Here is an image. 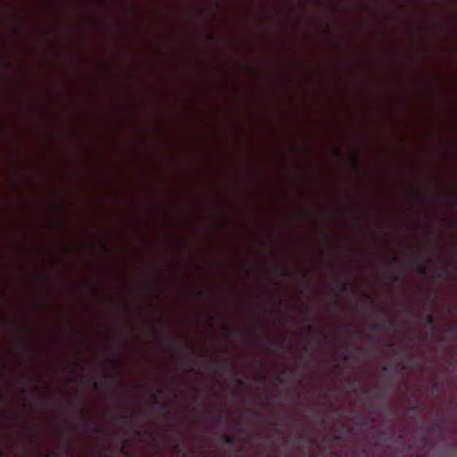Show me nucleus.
Listing matches in <instances>:
<instances>
[{
  "instance_id": "nucleus-9",
  "label": "nucleus",
  "mask_w": 457,
  "mask_h": 457,
  "mask_svg": "<svg viewBox=\"0 0 457 457\" xmlns=\"http://www.w3.org/2000/svg\"><path fill=\"white\" fill-rule=\"evenodd\" d=\"M223 437V440L225 443L228 444V445H233L235 443V437L231 435H226L224 434L222 436Z\"/></svg>"
},
{
  "instance_id": "nucleus-4",
  "label": "nucleus",
  "mask_w": 457,
  "mask_h": 457,
  "mask_svg": "<svg viewBox=\"0 0 457 457\" xmlns=\"http://www.w3.org/2000/svg\"><path fill=\"white\" fill-rule=\"evenodd\" d=\"M220 366L223 373L233 371L235 375L238 374V372L234 368H232L231 364L228 361L222 362Z\"/></svg>"
},
{
  "instance_id": "nucleus-3",
  "label": "nucleus",
  "mask_w": 457,
  "mask_h": 457,
  "mask_svg": "<svg viewBox=\"0 0 457 457\" xmlns=\"http://www.w3.org/2000/svg\"><path fill=\"white\" fill-rule=\"evenodd\" d=\"M395 323L392 320H386L384 322L374 323L371 325V329L375 331L384 330L387 328H394Z\"/></svg>"
},
{
  "instance_id": "nucleus-24",
  "label": "nucleus",
  "mask_w": 457,
  "mask_h": 457,
  "mask_svg": "<svg viewBox=\"0 0 457 457\" xmlns=\"http://www.w3.org/2000/svg\"><path fill=\"white\" fill-rule=\"evenodd\" d=\"M186 359L191 363L195 362L194 360L188 356H187Z\"/></svg>"
},
{
  "instance_id": "nucleus-8",
  "label": "nucleus",
  "mask_w": 457,
  "mask_h": 457,
  "mask_svg": "<svg viewBox=\"0 0 457 457\" xmlns=\"http://www.w3.org/2000/svg\"><path fill=\"white\" fill-rule=\"evenodd\" d=\"M400 263H401V261L397 257H393L386 262L388 268H390V269L393 267V265H400Z\"/></svg>"
},
{
  "instance_id": "nucleus-35",
  "label": "nucleus",
  "mask_w": 457,
  "mask_h": 457,
  "mask_svg": "<svg viewBox=\"0 0 457 457\" xmlns=\"http://www.w3.org/2000/svg\"><path fill=\"white\" fill-rule=\"evenodd\" d=\"M222 416L221 415H219V420H222Z\"/></svg>"
},
{
  "instance_id": "nucleus-16",
  "label": "nucleus",
  "mask_w": 457,
  "mask_h": 457,
  "mask_svg": "<svg viewBox=\"0 0 457 457\" xmlns=\"http://www.w3.org/2000/svg\"><path fill=\"white\" fill-rule=\"evenodd\" d=\"M420 270V272L421 274H426V273H427L428 269H427L425 266H421V267H420V270Z\"/></svg>"
},
{
  "instance_id": "nucleus-26",
  "label": "nucleus",
  "mask_w": 457,
  "mask_h": 457,
  "mask_svg": "<svg viewBox=\"0 0 457 457\" xmlns=\"http://www.w3.org/2000/svg\"><path fill=\"white\" fill-rule=\"evenodd\" d=\"M325 418L324 417H320V423L324 424L325 423Z\"/></svg>"
},
{
  "instance_id": "nucleus-1",
  "label": "nucleus",
  "mask_w": 457,
  "mask_h": 457,
  "mask_svg": "<svg viewBox=\"0 0 457 457\" xmlns=\"http://www.w3.org/2000/svg\"><path fill=\"white\" fill-rule=\"evenodd\" d=\"M78 414H79V419L82 421V427L85 431H87V432L91 431L97 435H105L104 428L98 427V426H90V424L86 420V414H85L84 410H82V409L78 410Z\"/></svg>"
},
{
  "instance_id": "nucleus-7",
  "label": "nucleus",
  "mask_w": 457,
  "mask_h": 457,
  "mask_svg": "<svg viewBox=\"0 0 457 457\" xmlns=\"http://www.w3.org/2000/svg\"><path fill=\"white\" fill-rule=\"evenodd\" d=\"M426 324L429 326L432 329L435 328V319L432 315H427L425 319Z\"/></svg>"
},
{
  "instance_id": "nucleus-19",
  "label": "nucleus",
  "mask_w": 457,
  "mask_h": 457,
  "mask_svg": "<svg viewBox=\"0 0 457 457\" xmlns=\"http://www.w3.org/2000/svg\"><path fill=\"white\" fill-rule=\"evenodd\" d=\"M439 270H442L443 272H446L448 270V266L447 265L441 266Z\"/></svg>"
},
{
  "instance_id": "nucleus-25",
  "label": "nucleus",
  "mask_w": 457,
  "mask_h": 457,
  "mask_svg": "<svg viewBox=\"0 0 457 457\" xmlns=\"http://www.w3.org/2000/svg\"><path fill=\"white\" fill-rule=\"evenodd\" d=\"M455 329H456V327L452 328L449 330V334H452Z\"/></svg>"
},
{
  "instance_id": "nucleus-10",
  "label": "nucleus",
  "mask_w": 457,
  "mask_h": 457,
  "mask_svg": "<svg viewBox=\"0 0 457 457\" xmlns=\"http://www.w3.org/2000/svg\"><path fill=\"white\" fill-rule=\"evenodd\" d=\"M339 286H340V292L346 293L348 291L349 287L345 281H340Z\"/></svg>"
},
{
  "instance_id": "nucleus-17",
  "label": "nucleus",
  "mask_w": 457,
  "mask_h": 457,
  "mask_svg": "<svg viewBox=\"0 0 457 457\" xmlns=\"http://www.w3.org/2000/svg\"><path fill=\"white\" fill-rule=\"evenodd\" d=\"M258 380L261 382H265L267 380V376L262 375L258 378Z\"/></svg>"
},
{
  "instance_id": "nucleus-22",
  "label": "nucleus",
  "mask_w": 457,
  "mask_h": 457,
  "mask_svg": "<svg viewBox=\"0 0 457 457\" xmlns=\"http://www.w3.org/2000/svg\"><path fill=\"white\" fill-rule=\"evenodd\" d=\"M364 296L366 297L367 300H369L370 303H373L372 298L369 295H364Z\"/></svg>"
},
{
  "instance_id": "nucleus-5",
  "label": "nucleus",
  "mask_w": 457,
  "mask_h": 457,
  "mask_svg": "<svg viewBox=\"0 0 457 457\" xmlns=\"http://www.w3.org/2000/svg\"><path fill=\"white\" fill-rule=\"evenodd\" d=\"M172 450L178 453V454H181L183 457H188L187 453H186L184 452V446L179 444V443H176L172 445Z\"/></svg>"
},
{
  "instance_id": "nucleus-18",
  "label": "nucleus",
  "mask_w": 457,
  "mask_h": 457,
  "mask_svg": "<svg viewBox=\"0 0 457 457\" xmlns=\"http://www.w3.org/2000/svg\"><path fill=\"white\" fill-rule=\"evenodd\" d=\"M101 247H102L103 251L108 252V247L104 243H103V242L101 243Z\"/></svg>"
},
{
  "instance_id": "nucleus-6",
  "label": "nucleus",
  "mask_w": 457,
  "mask_h": 457,
  "mask_svg": "<svg viewBox=\"0 0 457 457\" xmlns=\"http://www.w3.org/2000/svg\"><path fill=\"white\" fill-rule=\"evenodd\" d=\"M308 329L310 331V333H312V335H314V337H315V340L317 341V343L320 342V338H325L327 336L326 334H324L323 332H319V333H316L315 329L312 326H309L308 327Z\"/></svg>"
},
{
  "instance_id": "nucleus-32",
  "label": "nucleus",
  "mask_w": 457,
  "mask_h": 457,
  "mask_svg": "<svg viewBox=\"0 0 457 457\" xmlns=\"http://www.w3.org/2000/svg\"><path fill=\"white\" fill-rule=\"evenodd\" d=\"M348 359H349V356H348V355H346V356L345 357V361H347Z\"/></svg>"
},
{
  "instance_id": "nucleus-2",
  "label": "nucleus",
  "mask_w": 457,
  "mask_h": 457,
  "mask_svg": "<svg viewBox=\"0 0 457 457\" xmlns=\"http://www.w3.org/2000/svg\"><path fill=\"white\" fill-rule=\"evenodd\" d=\"M162 393L161 389L157 390V394H153L150 396L151 403L154 406H159V409L162 411L170 413L169 406L167 403H160L159 395Z\"/></svg>"
},
{
  "instance_id": "nucleus-31",
  "label": "nucleus",
  "mask_w": 457,
  "mask_h": 457,
  "mask_svg": "<svg viewBox=\"0 0 457 457\" xmlns=\"http://www.w3.org/2000/svg\"><path fill=\"white\" fill-rule=\"evenodd\" d=\"M110 361H111V362H112V363H114V364H116V361H114V360H112H112H110Z\"/></svg>"
},
{
  "instance_id": "nucleus-15",
  "label": "nucleus",
  "mask_w": 457,
  "mask_h": 457,
  "mask_svg": "<svg viewBox=\"0 0 457 457\" xmlns=\"http://www.w3.org/2000/svg\"><path fill=\"white\" fill-rule=\"evenodd\" d=\"M120 420L122 422V423H126L127 422V416L126 415H119L118 416Z\"/></svg>"
},
{
  "instance_id": "nucleus-13",
  "label": "nucleus",
  "mask_w": 457,
  "mask_h": 457,
  "mask_svg": "<svg viewBox=\"0 0 457 457\" xmlns=\"http://www.w3.org/2000/svg\"><path fill=\"white\" fill-rule=\"evenodd\" d=\"M393 280L396 283H400V282H402V278H401V276H399L397 274H394Z\"/></svg>"
},
{
  "instance_id": "nucleus-14",
  "label": "nucleus",
  "mask_w": 457,
  "mask_h": 457,
  "mask_svg": "<svg viewBox=\"0 0 457 457\" xmlns=\"http://www.w3.org/2000/svg\"><path fill=\"white\" fill-rule=\"evenodd\" d=\"M438 388H439V383H438V382H435V383L433 384V386H432V391H433V392H436V391H437V390H438Z\"/></svg>"
},
{
  "instance_id": "nucleus-29",
  "label": "nucleus",
  "mask_w": 457,
  "mask_h": 457,
  "mask_svg": "<svg viewBox=\"0 0 457 457\" xmlns=\"http://www.w3.org/2000/svg\"><path fill=\"white\" fill-rule=\"evenodd\" d=\"M428 263H432V262H433V260H432V259H428Z\"/></svg>"
},
{
  "instance_id": "nucleus-20",
  "label": "nucleus",
  "mask_w": 457,
  "mask_h": 457,
  "mask_svg": "<svg viewBox=\"0 0 457 457\" xmlns=\"http://www.w3.org/2000/svg\"><path fill=\"white\" fill-rule=\"evenodd\" d=\"M128 442L126 441V445H123L122 447H121V452L122 453H126L127 452V446H128Z\"/></svg>"
},
{
  "instance_id": "nucleus-28",
  "label": "nucleus",
  "mask_w": 457,
  "mask_h": 457,
  "mask_svg": "<svg viewBox=\"0 0 457 457\" xmlns=\"http://www.w3.org/2000/svg\"><path fill=\"white\" fill-rule=\"evenodd\" d=\"M314 413H315V415H317V416H320V412H319L318 411H314Z\"/></svg>"
},
{
  "instance_id": "nucleus-37",
  "label": "nucleus",
  "mask_w": 457,
  "mask_h": 457,
  "mask_svg": "<svg viewBox=\"0 0 457 457\" xmlns=\"http://www.w3.org/2000/svg\"><path fill=\"white\" fill-rule=\"evenodd\" d=\"M267 457H274V456H271V455H268Z\"/></svg>"
},
{
  "instance_id": "nucleus-30",
  "label": "nucleus",
  "mask_w": 457,
  "mask_h": 457,
  "mask_svg": "<svg viewBox=\"0 0 457 457\" xmlns=\"http://www.w3.org/2000/svg\"><path fill=\"white\" fill-rule=\"evenodd\" d=\"M300 294L303 295L304 294V291L303 289H301Z\"/></svg>"
},
{
  "instance_id": "nucleus-21",
  "label": "nucleus",
  "mask_w": 457,
  "mask_h": 457,
  "mask_svg": "<svg viewBox=\"0 0 457 457\" xmlns=\"http://www.w3.org/2000/svg\"><path fill=\"white\" fill-rule=\"evenodd\" d=\"M237 383L238 386H244L245 385V381L243 379H241V378H238L237 380Z\"/></svg>"
},
{
  "instance_id": "nucleus-34",
  "label": "nucleus",
  "mask_w": 457,
  "mask_h": 457,
  "mask_svg": "<svg viewBox=\"0 0 457 457\" xmlns=\"http://www.w3.org/2000/svg\"><path fill=\"white\" fill-rule=\"evenodd\" d=\"M165 325L168 326L169 322L167 320L164 321Z\"/></svg>"
},
{
  "instance_id": "nucleus-11",
  "label": "nucleus",
  "mask_w": 457,
  "mask_h": 457,
  "mask_svg": "<svg viewBox=\"0 0 457 457\" xmlns=\"http://www.w3.org/2000/svg\"><path fill=\"white\" fill-rule=\"evenodd\" d=\"M277 347L280 350V351H285L286 349V346H285V343L283 341H278L277 343Z\"/></svg>"
},
{
  "instance_id": "nucleus-27",
  "label": "nucleus",
  "mask_w": 457,
  "mask_h": 457,
  "mask_svg": "<svg viewBox=\"0 0 457 457\" xmlns=\"http://www.w3.org/2000/svg\"><path fill=\"white\" fill-rule=\"evenodd\" d=\"M208 37H209V39H211V40H212V39L213 38V35H212V34H209V35H208Z\"/></svg>"
},
{
  "instance_id": "nucleus-23",
  "label": "nucleus",
  "mask_w": 457,
  "mask_h": 457,
  "mask_svg": "<svg viewBox=\"0 0 457 457\" xmlns=\"http://www.w3.org/2000/svg\"><path fill=\"white\" fill-rule=\"evenodd\" d=\"M417 410H418V406H417V405H413V406H411V407L410 408V411H417Z\"/></svg>"
},
{
  "instance_id": "nucleus-33",
  "label": "nucleus",
  "mask_w": 457,
  "mask_h": 457,
  "mask_svg": "<svg viewBox=\"0 0 457 457\" xmlns=\"http://www.w3.org/2000/svg\"><path fill=\"white\" fill-rule=\"evenodd\" d=\"M107 378H108L109 380H111L112 378V376H110V375H108Z\"/></svg>"
},
{
  "instance_id": "nucleus-36",
  "label": "nucleus",
  "mask_w": 457,
  "mask_h": 457,
  "mask_svg": "<svg viewBox=\"0 0 457 457\" xmlns=\"http://www.w3.org/2000/svg\"><path fill=\"white\" fill-rule=\"evenodd\" d=\"M45 457H50V456H49V454L46 453V454H45Z\"/></svg>"
},
{
  "instance_id": "nucleus-12",
  "label": "nucleus",
  "mask_w": 457,
  "mask_h": 457,
  "mask_svg": "<svg viewBox=\"0 0 457 457\" xmlns=\"http://www.w3.org/2000/svg\"><path fill=\"white\" fill-rule=\"evenodd\" d=\"M137 434L138 436H143V435L150 436L151 432L149 430H147V429H145V430H137Z\"/></svg>"
}]
</instances>
